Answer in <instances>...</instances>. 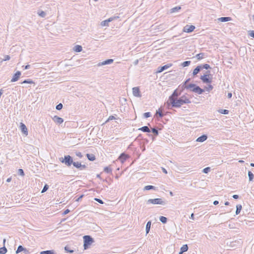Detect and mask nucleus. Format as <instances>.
<instances>
[{"mask_svg":"<svg viewBox=\"0 0 254 254\" xmlns=\"http://www.w3.org/2000/svg\"><path fill=\"white\" fill-rule=\"evenodd\" d=\"M21 73L19 71H17L13 76L11 82H15L18 80Z\"/></svg>","mask_w":254,"mask_h":254,"instance_id":"obj_11","label":"nucleus"},{"mask_svg":"<svg viewBox=\"0 0 254 254\" xmlns=\"http://www.w3.org/2000/svg\"><path fill=\"white\" fill-rule=\"evenodd\" d=\"M69 212H70V210L69 209H67L64 211V212H63V214L66 215V214H68Z\"/></svg>","mask_w":254,"mask_h":254,"instance_id":"obj_59","label":"nucleus"},{"mask_svg":"<svg viewBox=\"0 0 254 254\" xmlns=\"http://www.w3.org/2000/svg\"><path fill=\"white\" fill-rule=\"evenodd\" d=\"M147 204L152 203L153 204H161V205H165L166 203V201L164 200H163L162 198H154V199H149L147 201Z\"/></svg>","mask_w":254,"mask_h":254,"instance_id":"obj_6","label":"nucleus"},{"mask_svg":"<svg viewBox=\"0 0 254 254\" xmlns=\"http://www.w3.org/2000/svg\"><path fill=\"white\" fill-rule=\"evenodd\" d=\"M18 174L19 175L21 176H24L25 175L24 171L22 169H19L18 170Z\"/></svg>","mask_w":254,"mask_h":254,"instance_id":"obj_46","label":"nucleus"},{"mask_svg":"<svg viewBox=\"0 0 254 254\" xmlns=\"http://www.w3.org/2000/svg\"><path fill=\"white\" fill-rule=\"evenodd\" d=\"M213 203L214 205H216L219 203V201L218 200H215L213 201Z\"/></svg>","mask_w":254,"mask_h":254,"instance_id":"obj_63","label":"nucleus"},{"mask_svg":"<svg viewBox=\"0 0 254 254\" xmlns=\"http://www.w3.org/2000/svg\"><path fill=\"white\" fill-rule=\"evenodd\" d=\"M248 176H249V181H252L254 179V175L251 171L248 172Z\"/></svg>","mask_w":254,"mask_h":254,"instance_id":"obj_33","label":"nucleus"},{"mask_svg":"<svg viewBox=\"0 0 254 254\" xmlns=\"http://www.w3.org/2000/svg\"><path fill=\"white\" fill-rule=\"evenodd\" d=\"M167 104L168 108L171 109L172 108H180L185 103L180 98H173V97H169Z\"/></svg>","mask_w":254,"mask_h":254,"instance_id":"obj_1","label":"nucleus"},{"mask_svg":"<svg viewBox=\"0 0 254 254\" xmlns=\"http://www.w3.org/2000/svg\"><path fill=\"white\" fill-rule=\"evenodd\" d=\"M38 14L41 17H45L46 15V13L44 11H38Z\"/></svg>","mask_w":254,"mask_h":254,"instance_id":"obj_41","label":"nucleus"},{"mask_svg":"<svg viewBox=\"0 0 254 254\" xmlns=\"http://www.w3.org/2000/svg\"><path fill=\"white\" fill-rule=\"evenodd\" d=\"M59 160L62 163L65 164L68 167L71 166L73 164V160L72 157L69 155H65L64 157H61L59 158Z\"/></svg>","mask_w":254,"mask_h":254,"instance_id":"obj_3","label":"nucleus"},{"mask_svg":"<svg viewBox=\"0 0 254 254\" xmlns=\"http://www.w3.org/2000/svg\"><path fill=\"white\" fill-rule=\"evenodd\" d=\"M180 98L183 101L185 104H189L191 103V101L190 100V99L185 95L181 96Z\"/></svg>","mask_w":254,"mask_h":254,"instance_id":"obj_21","label":"nucleus"},{"mask_svg":"<svg viewBox=\"0 0 254 254\" xmlns=\"http://www.w3.org/2000/svg\"><path fill=\"white\" fill-rule=\"evenodd\" d=\"M104 171L108 174L112 173V169L109 166L105 167L104 169Z\"/></svg>","mask_w":254,"mask_h":254,"instance_id":"obj_37","label":"nucleus"},{"mask_svg":"<svg viewBox=\"0 0 254 254\" xmlns=\"http://www.w3.org/2000/svg\"><path fill=\"white\" fill-rule=\"evenodd\" d=\"M80 164H81V163L79 162H74L73 161V165L74 167H75V168L79 169L80 168Z\"/></svg>","mask_w":254,"mask_h":254,"instance_id":"obj_38","label":"nucleus"},{"mask_svg":"<svg viewBox=\"0 0 254 254\" xmlns=\"http://www.w3.org/2000/svg\"><path fill=\"white\" fill-rule=\"evenodd\" d=\"M242 205L241 204H238L236 206V214L238 215L240 213V211L242 209Z\"/></svg>","mask_w":254,"mask_h":254,"instance_id":"obj_28","label":"nucleus"},{"mask_svg":"<svg viewBox=\"0 0 254 254\" xmlns=\"http://www.w3.org/2000/svg\"><path fill=\"white\" fill-rule=\"evenodd\" d=\"M156 114H158L160 118H162L164 116V114L160 112V109L156 111Z\"/></svg>","mask_w":254,"mask_h":254,"instance_id":"obj_51","label":"nucleus"},{"mask_svg":"<svg viewBox=\"0 0 254 254\" xmlns=\"http://www.w3.org/2000/svg\"><path fill=\"white\" fill-rule=\"evenodd\" d=\"M144 132H150L151 131L147 126H143L138 129Z\"/></svg>","mask_w":254,"mask_h":254,"instance_id":"obj_22","label":"nucleus"},{"mask_svg":"<svg viewBox=\"0 0 254 254\" xmlns=\"http://www.w3.org/2000/svg\"><path fill=\"white\" fill-rule=\"evenodd\" d=\"M232 197L234 198V199H238L239 198V195H237V194H234Z\"/></svg>","mask_w":254,"mask_h":254,"instance_id":"obj_62","label":"nucleus"},{"mask_svg":"<svg viewBox=\"0 0 254 254\" xmlns=\"http://www.w3.org/2000/svg\"><path fill=\"white\" fill-rule=\"evenodd\" d=\"M119 17L118 16H117V17H110L108 19L106 20H104L102 22V25H103V26H106V25H107L108 23L109 22H111L115 18H118Z\"/></svg>","mask_w":254,"mask_h":254,"instance_id":"obj_19","label":"nucleus"},{"mask_svg":"<svg viewBox=\"0 0 254 254\" xmlns=\"http://www.w3.org/2000/svg\"><path fill=\"white\" fill-rule=\"evenodd\" d=\"M24 83L32 84L34 83V82L30 79H27L21 82V84Z\"/></svg>","mask_w":254,"mask_h":254,"instance_id":"obj_39","label":"nucleus"},{"mask_svg":"<svg viewBox=\"0 0 254 254\" xmlns=\"http://www.w3.org/2000/svg\"><path fill=\"white\" fill-rule=\"evenodd\" d=\"M20 129L21 131L26 135L28 134V130L26 126L22 123H20Z\"/></svg>","mask_w":254,"mask_h":254,"instance_id":"obj_13","label":"nucleus"},{"mask_svg":"<svg viewBox=\"0 0 254 254\" xmlns=\"http://www.w3.org/2000/svg\"><path fill=\"white\" fill-rule=\"evenodd\" d=\"M132 94L135 97H140L141 96L140 89L138 87L132 88Z\"/></svg>","mask_w":254,"mask_h":254,"instance_id":"obj_8","label":"nucleus"},{"mask_svg":"<svg viewBox=\"0 0 254 254\" xmlns=\"http://www.w3.org/2000/svg\"><path fill=\"white\" fill-rule=\"evenodd\" d=\"M155 190V187L153 186L148 185V186H146L144 188V190Z\"/></svg>","mask_w":254,"mask_h":254,"instance_id":"obj_31","label":"nucleus"},{"mask_svg":"<svg viewBox=\"0 0 254 254\" xmlns=\"http://www.w3.org/2000/svg\"><path fill=\"white\" fill-rule=\"evenodd\" d=\"M205 56V54L204 53H199V54H197L195 56V57L197 58V59L198 60H200L202 59L203 58H204Z\"/></svg>","mask_w":254,"mask_h":254,"instance_id":"obj_26","label":"nucleus"},{"mask_svg":"<svg viewBox=\"0 0 254 254\" xmlns=\"http://www.w3.org/2000/svg\"><path fill=\"white\" fill-rule=\"evenodd\" d=\"M128 158V156L127 155L123 153L120 155L118 159L122 163H124Z\"/></svg>","mask_w":254,"mask_h":254,"instance_id":"obj_10","label":"nucleus"},{"mask_svg":"<svg viewBox=\"0 0 254 254\" xmlns=\"http://www.w3.org/2000/svg\"><path fill=\"white\" fill-rule=\"evenodd\" d=\"M179 94L178 93V91L177 90H175L173 94H172V95H171L170 97H173V98H177L179 96Z\"/></svg>","mask_w":254,"mask_h":254,"instance_id":"obj_34","label":"nucleus"},{"mask_svg":"<svg viewBox=\"0 0 254 254\" xmlns=\"http://www.w3.org/2000/svg\"><path fill=\"white\" fill-rule=\"evenodd\" d=\"M86 157L90 161H94L95 160V156L92 154H86Z\"/></svg>","mask_w":254,"mask_h":254,"instance_id":"obj_23","label":"nucleus"},{"mask_svg":"<svg viewBox=\"0 0 254 254\" xmlns=\"http://www.w3.org/2000/svg\"><path fill=\"white\" fill-rule=\"evenodd\" d=\"M207 138V136L206 134H203L201 135L200 136L198 137L196 141L197 142H202L206 140Z\"/></svg>","mask_w":254,"mask_h":254,"instance_id":"obj_16","label":"nucleus"},{"mask_svg":"<svg viewBox=\"0 0 254 254\" xmlns=\"http://www.w3.org/2000/svg\"><path fill=\"white\" fill-rule=\"evenodd\" d=\"M114 119H116L115 117L114 116H110L106 122H108L110 120H112Z\"/></svg>","mask_w":254,"mask_h":254,"instance_id":"obj_57","label":"nucleus"},{"mask_svg":"<svg viewBox=\"0 0 254 254\" xmlns=\"http://www.w3.org/2000/svg\"><path fill=\"white\" fill-rule=\"evenodd\" d=\"M73 50L76 52H80L82 50V47L80 45H76Z\"/></svg>","mask_w":254,"mask_h":254,"instance_id":"obj_27","label":"nucleus"},{"mask_svg":"<svg viewBox=\"0 0 254 254\" xmlns=\"http://www.w3.org/2000/svg\"><path fill=\"white\" fill-rule=\"evenodd\" d=\"M49 189V186L47 184L45 185L44 186V188H43V190H42L41 192L43 193L46 192Z\"/></svg>","mask_w":254,"mask_h":254,"instance_id":"obj_47","label":"nucleus"},{"mask_svg":"<svg viewBox=\"0 0 254 254\" xmlns=\"http://www.w3.org/2000/svg\"><path fill=\"white\" fill-rule=\"evenodd\" d=\"M23 67H24V66H23ZM30 65L27 64V65L24 66V69H28L30 68Z\"/></svg>","mask_w":254,"mask_h":254,"instance_id":"obj_60","label":"nucleus"},{"mask_svg":"<svg viewBox=\"0 0 254 254\" xmlns=\"http://www.w3.org/2000/svg\"><path fill=\"white\" fill-rule=\"evenodd\" d=\"M195 29V26L193 25H187L184 27L183 31L187 33H190L192 32Z\"/></svg>","mask_w":254,"mask_h":254,"instance_id":"obj_7","label":"nucleus"},{"mask_svg":"<svg viewBox=\"0 0 254 254\" xmlns=\"http://www.w3.org/2000/svg\"><path fill=\"white\" fill-rule=\"evenodd\" d=\"M64 249L66 253H69L71 254V253H72L74 252V251H73V250H71V249H70V248H69L68 246H66L64 247Z\"/></svg>","mask_w":254,"mask_h":254,"instance_id":"obj_36","label":"nucleus"},{"mask_svg":"<svg viewBox=\"0 0 254 254\" xmlns=\"http://www.w3.org/2000/svg\"><path fill=\"white\" fill-rule=\"evenodd\" d=\"M7 251V249L4 246L0 248V254H5Z\"/></svg>","mask_w":254,"mask_h":254,"instance_id":"obj_32","label":"nucleus"},{"mask_svg":"<svg viewBox=\"0 0 254 254\" xmlns=\"http://www.w3.org/2000/svg\"><path fill=\"white\" fill-rule=\"evenodd\" d=\"M201 70V67L200 66L197 65L193 70L192 72V75L193 76L197 75V73H198Z\"/></svg>","mask_w":254,"mask_h":254,"instance_id":"obj_17","label":"nucleus"},{"mask_svg":"<svg viewBox=\"0 0 254 254\" xmlns=\"http://www.w3.org/2000/svg\"><path fill=\"white\" fill-rule=\"evenodd\" d=\"M151 224V222L150 221H149L148 222H147V223L146 225L145 230H146V234H148L149 233V232L150 231Z\"/></svg>","mask_w":254,"mask_h":254,"instance_id":"obj_24","label":"nucleus"},{"mask_svg":"<svg viewBox=\"0 0 254 254\" xmlns=\"http://www.w3.org/2000/svg\"><path fill=\"white\" fill-rule=\"evenodd\" d=\"M83 196L84 195L83 194L81 195L78 198H77V199H76V201H79L80 200H81Z\"/></svg>","mask_w":254,"mask_h":254,"instance_id":"obj_61","label":"nucleus"},{"mask_svg":"<svg viewBox=\"0 0 254 254\" xmlns=\"http://www.w3.org/2000/svg\"><path fill=\"white\" fill-rule=\"evenodd\" d=\"M199 66H201V70L202 69H210L211 68V67L208 64H201V65H199Z\"/></svg>","mask_w":254,"mask_h":254,"instance_id":"obj_30","label":"nucleus"},{"mask_svg":"<svg viewBox=\"0 0 254 254\" xmlns=\"http://www.w3.org/2000/svg\"><path fill=\"white\" fill-rule=\"evenodd\" d=\"M213 88V86L211 84H209L208 85L207 87H206V91L209 92L210 90H212Z\"/></svg>","mask_w":254,"mask_h":254,"instance_id":"obj_52","label":"nucleus"},{"mask_svg":"<svg viewBox=\"0 0 254 254\" xmlns=\"http://www.w3.org/2000/svg\"><path fill=\"white\" fill-rule=\"evenodd\" d=\"M219 112L222 114L227 115L229 113V111L226 109H221L219 110Z\"/></svg>","mask_w":254,"mask_h":254,"instance_id":"obj_43","label":"nucleus"},{"mask_svg":"<svg viewBox=\"0 0 254 254\" xmlns=\"http://www.w3.org/2000/svg\"><path fill=\"white\" fill-rule=\"evenodd\" d=\"M190 63L191 62L190 61H185V62H184L183 63H182V65L183 67L188 66L190 65Z\"/></svg>","mask_w":254,"mask_h":254,"instance_id":"obj_40","label":"nucleus"},{"mask_svg":"<svg viewBox=\"0 0 254 254\" xmlns=\"http://www.w3.org/2000/svg\"><path fill=\"white\" fill-rule=\"evenodd\" d=\"M120 102H121L122 105H126L127 102V99L125 98H122L120 99Z\"/></svg>","mask_w":254,"mask_h":254,"instance_id":"obj_45","label":"nucleus"},{"mask_svg":"<svg viewBox=\"0 0 254 254\" xmlns=\"http://www.w3.org/2000/svg\"><path fill=\"white\" fill-rule=\"evenodd\" d=\"M185 89H190V91L196 93L198 94H201L204 92V89H201L199 86L193 83H190L188 85H186Z\"/></svg>","mask_w":254,"mask_h":254,"instance_id":"obj_2","label":"nucleus"},{"mask_svg":"<svg viewBox=\"0 0 254 254\" xmlns=\"http://www.w3.org/2000/svg\"><path fill=\"white\" fill-rule=\"evenodd\" d=\"M113 61H114V60L113 59H108V60H106L101 63H99L98 64V65L101 66V65H106V64H112L113 62Z\"/></svg>","mask_w":254,"mask_h":254,"instance_id":"obj_14","label":"nucleus"},{"mask_svg":"<svg viewBox=\"0 0 254 254\" xmlns=\"http://www.w3.org/2000/svg\"><path fill=\"white\" fill-rule=\"evenodd\" d=\"M190 80V78H189L188 79H187L185 82H184V84L183 85V86L185 87L186 86V85H188V84H187V83Z\"/></svg>","mask_w":254,"mask_h":254,"instance_id":"obj_58","label":"nucleus"},{"mask_svg":"<svg viewBox=\"0 0 254 254\" xmlns=\"http://www.w3.org/2000/svg\"><path fill=\"white\" fill-rule=\"evenodd\" d=\"M188 246L187 245H184L181 248V250L182 252H186L188 250Z\"/></svg>","mask_w":254,"mask_h":254,"instance_id":"obj_35","label":"nucleus"},{"mask_svg":"<svg viewBox=\"0 0 254 254\" xmlns=\"http://www.w3.org/2000/svg\"><path fill=\"white\" fill-rule=\"evenodd\" d=\"M151 131L155 136H157L158 135V130L157 128L154 127V128H152Z\"/></svg>","mask_w":254,"mask_h":254,"instance_id":"obj_42","label":"nucleus"},{"mask_svg":"<svg viewBox=\"0 0 254 254\" xmlns=\"http://www.w3.org/2000/svg\"><path fill=\"white\" fill-rule=\"evenodd\" d=\"M10 57L9 56L5 55L4 56V58L3 59V61H8V60H10Z\"/></svg>","mask_w":254,"mask_h":254,"instance_id":"obj_56","label":"nucleus"},{"mask_svg":"<svg viewBox=\"0 0 254 254\" xmlns=\"http://www.w3.org/2000/svg\"><path fill=\"white\" fill-rule=\"evenodd\" d=\"M21 252H24L25 254H27L28 250L26 248H23L22 246L20 245L18 247L15 254H17Z\"/></svg>","mask_w":254,"mask_h":254,"instance_id":"obj_15","label":"nucleus"},{"mask_svg":"<svg viewBox=\"0 0 254 254\" xmlns=\"http://www.w3.org/2000/svg\"><path fill=\"white\" fill-rule=\"evenodd\" d=\"M248 34L251 37L254 38V30H250L248 31Z\"/></svg>","mask_w":254,"mask_h":254,"instance_id":"obj_50","label":"nucleus"},{"mask_svg":"<svg viewBox=\"0 0 254 254\" xmlns=\"http://www.w3.org/2000/svg\"><path fill=\"white\" fill-rule=\"evenodd\" d=\"M94 242L93 239L89 235H85L83 236V247L84 250L89 248V246Z\"/></svg>","mask_w":254,"mask_h":254,"instance_id":"obj_4","label":"nucleus"},{"mask_svg":"<svg viewBox=\"0 0 254 254\" xmlns=\"http://www.w3.org/2000/svg\"><path fill=\"white\" fill-rule=\"evenodd\" d=\"M86 168V166L85 165H82L81 164H80V168H79V170H83L84 169H85Z\"/></svg>","mask_w":254,"mask_h":254,"instance_id":"obj_54","label":"nucleus"},{"mask_svg":"<svg viewBox=\"0 0 254 254\" xmlns=\"http://www.w3.org/2000/svg\"><path fill=\"white\" fill-rule=\"evenodd\" d=\"M159 220L163 224H166L167 222V218L166 217L161 216L159 217Z\"/></svg>","mask_w":254,"mask_h":254,"instance_id":"obj_29","label":"nucleus"},{"mask_svg":"<svg viewBox=\"0 0 254 254\" xmlns=\"http://www.w3.org/2000/svg\"><path fill=\"white\" fill-rule=\"evenodd\" d=\"M231 20V18L230 17H221L218 18V20L222 22L229 21Z\"/></svg>","mask_w":254,"mask_h":254,"instance_id":"obj_20","label":"nucleus"},{"mask_svg":"<svg viewBox=\"0 0 254 254\" xmlns=\"http://www.w3.org/2000/svg\"><path fill=\"white\" fill-rule=\"evenodd\" d=\"M172 65V64H165L162 66H159L158 67V70L157 71V72L160 73L164 70L167 69L169 67H171Z\"/></svg>","mask_w":254,"mask_h":254,"instance_id":"obj_9","label":"nucleus"},{"mask_svg":"<svg viewBox=\"0 0 254 254\" xmlns=\"http://www.w3.org/2000/svg\"><path fill=\"white\" fill-rule=\"evenodd\" d=\"M182 8L181 6H177L170 9V13H173L178 12Z\"/></svg>","mask_w":254,"mask_h":254,"instance_id":"obj_18","label":"nucleus"},{"mask_svg":"<svg viewBox=\"0 0 254 254\" xmlns=\"http://www.w3.org/2000/svg\"><path fill=\"white\" fill-rule=\"evenodd\" d=\"M53 120L57 124H61L64 122V120L61 117H59L57 116H55L53 118Z\"/></svg>","mask_w":254,"mask_h":254,"instance_id":"obj_12","label":"nucleus"},{"mask_svg":"<svg viewBox=\"0 0 254 254\" xmlns=\"http://www.w3.org/2000/svg\"><path fill=\"white\" fill-rule=\"evenodd\" d=\"M210 71L209 70H207L206 72V74H204L203 75H201L200 77V79L204 83H210L212 82L211 78L209 77Z\"/></svg>","mask_w":254,"mask_h":254,"instance_id":"obj_5","label":"nucleus"},{"mask_svg":"<svg viewBox=\"0 0 254 254\" xmlns=\"http://www.w3.org/2000/svg\"><path fill=\"white\" fill-rule=\"evenodd\" d=\"M232 94L231 93H228L227 97L228 98H231L232 97Z\"/></svg>","mask_w":254,"mask_h":254,"instance_id":"obj_64","label":"nucleus"},{"mask_svg":"<svg viewBox=\"0 0 254 254\" xmlns=\"http://www.w3.org/2000/svg\"><path fill=\"white\" fill-rule=\"evenodd\" d=\"M40 254H56V253L54 250H47L41 252Z\"/></svg>","mask_w":254,"mask_h":254,"instance_id":"obj_25","label":"nucleus"},{"mask_svg":"<svg viewBox=\"0 0 254 254\" xmlns=\"http://www.w3.org/2000/svg\"><path fill=\"white\" fill-rule=\"evenodd\" d=\"M151 116V114L150 112H146V113H144V114H143V116L145 118H148L149 117H150Z\"/></svg>","mask_w":254,"mask_h":254,"instance_id":"obj_49","label":"nucleus"},{"mask_svg":"<svg viewBox=\"0 0 254 254\" xmlns=\"http://www.w3.org/2000/svg\"><path fill=\"white\" fill-rule=\"evenodd\" d=\"M63 104L62 103H60L56 106V109L57 110H60L63 108Z\"/></svg>","mask_w":254,"mask_h":254,"instance_id":"obj_48","label":"nucleus"},{"mask_svg":"<svg viewBox=\"0 0 254 254\" xmlns=\"http://www.w3.org/2000/svg\"><path fill=\"white\" fill-rule=\"evenodd\" d=\"M94 200H95L96 201H97V202H99V203H100V204H103V203H104L103 201L102 200H101V199H99V198H94Z\"/></svg>","mask_w":254,"mask_h":254,"instance_id":"obj_53","label":"nucleus"},{"mask_svg":"<svg viewBox=\"0 0 254 254\" xmlns=\"http://www.w3.org/2000/svg\"><path fill=\"white\" fill-rule=\"evenodd\" d=\"M210 171V168L209 167L204 168L202 170V172L205 174L208 173Z\"/></svg>","mask_w":254,"mask_h":254,"instance_id":"obj_44","label":"nucleus"},{"mask_svg":"<svg viewBox=\"0 0 254 254\" xmlns=\"http://www.w3.org/2000/svg\"><path fill=\"white\" fill-rule=\"evenodd\" d=\"M75 154H76V155L77 157H79L80 158H81L83 157V156L80 152H76Z\"/></svg>","mask_w":254,"mask_h":254,"instance_id":"obj_55","label":"nucleus"}]
</instances>
